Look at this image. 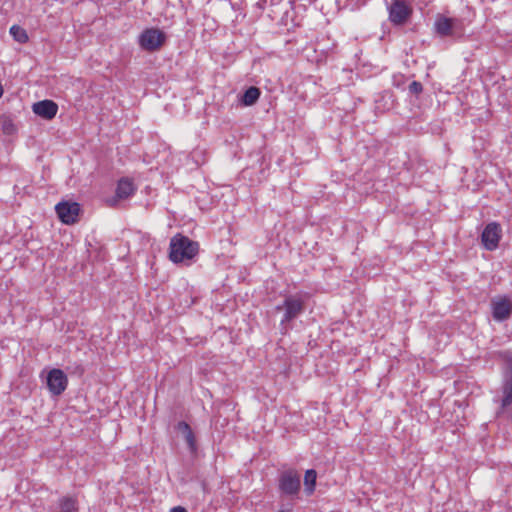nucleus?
I'll return each mask as SVG.
<instances>
[{
    "label": "nucleus",
    "mask_w": 512,
    "mask_h": 512,
    "mask_svg": "<svg viewBox=\"0 0 512 512\" xmlns=\"http://www.w3.org/2000/svg\"><path fill=\"white\" fill-rule=\"evenodd\" d=\"M199 250V244L187 236L176 234L170 240L169 258L174 263H180L194 258Z\"/></svg>",
    "instance_id": "nucleus-1"
},
{
    "label": "nucleus",
    "mask_w": 512,
    "mask_h": 512,
    "mask_svg": "<svg viewBox=\"0 0 512 512\" xmlns=\"http://www.w3.org/2000/svg\"><path fill=\"white\" fill-rule=\"evenodd\" d=\"M276 310H284L280 326L283 330L287 331L289 329L288 324L305 311L304 295L302 293H296L286 296L283 304L276 306Z\"/></svg>",
    "instance_id": "nucleus-2"
},
{
    "label": "nucleus",
    "mask_w": 512,
    "mask_h": 512,
    "mask_svg": "<svg viewBox=\"0 0 512 512\" xmlns=\"http://www.w3.org/2000/svg\"><path fill=\"white\" fill-rule=\"evenodd\" d=\"M434 30L442 38H461L465 32L464 21L461 18L437 15L434 22Z\"/></svg>",
    "instance_id": "nucleus-3"
},
{
    "label": "nucleus",
    "mask_w": 512,
    "mask_h": 512,
    "mask_svg": "<svg viewBox=\"0 0 512 512\" xmlns=\"http://www.w3.org/2000/svg\"><path fill=\"white\" fill-rule=\"evenodd\" d=\"M278 487L286 496L298 495L301 488L300 475L293 469L283 471L279 476Z\"/></svg>",
    "instance_id": "nucleus-4"
},
{
    "label": "nucleus",
    "mask_w": 512,
    "mask_h": 512,
    "mask_svg": "<svg viewBox=\"0 0 512 512\" xmlns=\"http://www.w3.org/2000/svg\"><path fill=\"white\" fill-rule=\"evenodd\" d=\"M165 40L164 32L156 28H149L140 34L139 45L143 50L156 51L164 44Z\"/></svg>",
    "instance_id": "nucleus-5"
},
{
    "label": "nucleus",
    "mask_w": 512,
    "mask_h": 512,
    "mask_svg": "<svg viewBox=\"0 0 512 512\" xmlns=\"http://www.w3.org/2000/svg\"><path fill=\"white\" fill-rule=\"evenodd\" d=\"M502 237V228L499 223L491 222L487 224L481 234V242L488 251L498 248L499 241Z\"/></svg>",
    "instance_id": "nucleus-6"
},
{
    "label": "nucleus",
    "mask_w": 512,
    "mask_h": 512,
    "mask_svg": "<svg viewBox=\"0 0 512 512\" xmlns=\"http://www.w3.org/2000/svg\"><path fill=\"white\" fill-rule=\"evenodd\" d=\"M46 384L52 395L59 396L66 390L68 378L61 369L54 368L48 372Z\"/></svg>",
    "instance_id": "nucleus-7"
},
{
    "label": "nucleus",
    "mask_w": 512,
    "mask_h": 512,
    "mask_svg": "<svg viewBox=\"0 0 512 512\" xmlns=\"http://www.w3.org/2000/svg\"><path fill=\"white\" fill-rule=\"evenodd\" d=\"M55 210L64 224L71 225L77 222L81 209L77 202L63 201L55 206Z\"/></svg>",
    "instance_id": "nucleus-8"
},
{
    "label": "nucleus",
    "mask_w": 512,
    "mask_h": 512,
    "mask_svg": "<svg viewBox=\"0 0 512 512\" xmlns=\"http://www.w3.org/2000/svg\"><path fill=\"white\" fill-rule=\"evenodd\" d=\"M412 10L404 0H394L389 8V19L395 25L404 24Z\"/></svg>",
    "instance_id": "nucleus-9"
},
{
    "label": "nucleus",
    "mask_w": 512,
    "mask_h": 512,
    "mask_svg": "<svg viewBox=\"0 0 512 512\" xmlns=\"http://www.w3.org/2000/svg\"><path fill=\"white\" fill-rule=\"evenodd\" d=\"M491 307L492 316L497 322L507 320L512 313V303L506 296L492 300Z\"/></svg>",
    "instance_id": "nucleus-10"
},
{
    "label": "nucleus",
    "mask_w": 512,
    "mask_h": 512,
    "mask_svg": "<svg viewBox=\"0 0 512 512\" xmlns=\"http://www.w3.org/2000/svg\"><path fill=\"white\" fill-rule=\"evenodd\" d=\"M136 192V186L129 178H121L116 187L115 197L108 201L109 206L116 205L118 200H123L131 197Z\"/></svg>",
    "instance_id": "nucleus-11"
},
{
    "label": "nucleus",
    "mask_w": 512,
    "mask_h": 512,
    "mask_svg": "<svg viewBox=\"0 0 512 512\" xmlns=\"http://www.w3.org/2000/svg\"><path fill=\"white\" fill-rule=\"evenodd\" d=\"M32 110L43 119L51 120L58 112V105L52 100H42L34 103Z\"/></svg>",
    "instance_id": "nucleus-12"
},
{
    "label": "nucleus",
    "mask_w": 512,
    "mask_h": 512,
    "mask_svg": "<svg viewBox=\"0 0 512 512\" xmlns=\"http://www.w3.org/2000/svg\"><path fill=\"white\" fill-rule=\"evenodd\" d=\"M501 392L500 405L502 409H505L512 405V376H503Z\"/></svg>",
    "instance_id": "nucleus-13"
},
{
    "label": "nucleus",
    "mask_w": 512,
    "mask_h": 512,
    "mask_svg": "<svg viewBox=\"0 0 512 512\" xmlns=\"http://www.w3.org/2000/svg\"><path fill=\"white\" fill-rule=\"evenodd\" d=\"M177 430L181 432L184 436L185 441L187 442L189 448L194 451L196 449V441L194 433L190 427V425L185 421L178 422L176 426Z\"/></svg>",
    "instance_id": "nucleus-14"
},
{
    "label": "nucleus",
    "mask_w": 512,
    "mask_h": 512,
    "mask_svg": "<svg viewBox=\"0 0 512 512\" xmlns=\"http://www.w3.org/2000/svg\"><path fill=\"white\" fill-rule=\"evenodd\" d=\"M497 357L503 362V376H512V350L506 349L497 352Z\"/></svg>",
    "instance_id": "nucleus-15"
},
{
    "label": "nucleus",
    "mask_w": 512,
    "mask_h": 512,
    "mask_svg": "<svg viewBox=\"0 0 512 512\" xmlns=\"http://www.w3.org/2000/svg\"><path fill=\"white\" fill-rule=\"evenodd\" d=\"M260 94L259 88L251 86L244 92L241 101L245 106H251L258 101Z\"/></svg>",
    "instance_id": "nucleus-16"
},
{
    "label": "nucleus",
    "mask_w": 512,
    "mask_h": 512,
    "mask_svg": "<svg viewBox=\"0 0 512 512\" xmlns=\"http://www.w3.org/2000/svg\"><path fill=\"white\" fill-rule=\"evenodd\" d=\"M316 479H317V473L314 469H309L305 472L304 486H305V492L308 495H311L314 492L315 485H316Z\"/></svg>",
    "instance_id": "nucleus-17"
},
{
    "label": "nucleus",
    "mask_w": 512,
    "mask_h": 512,
    "mask_svg": "<svg viewBox=\"0 0 512 512\" xmlns=\"http://www.w3.org/2000/svg\"><path fill=\"white\" fill-rule=\"evenodd\" d=\"M60 512H76L77 501L73 497H63L59 501Z\"/></svg>",
    "instance_id": "nucleus-18"
},
{
    "label": "nucleus",
    "mask_w": 512,
    "mask_h": 512,
    "mask_svg": "<svg viewBox=\"0 0 512 512\" xmlns=\"http://www.w3.org/2000/svg\"><path fill=\"white\" fill-rule=\"evenodd\" d=\"M10 34L12 35L15 41L21 44L26 43L29 39L26 30L18 25H13L10 28Z\"/></svg>",
    "instance_id": "nucleus-19"
},
{
    "label": "nucleus",
    "mask_w": 512,
    "mask_h": 512,
    "mask_svg": "<svg viewBox=\"0 0 512 512\" xmlns=\"http://www.w3.org/2000/svg\"><path fill=\"white\" fill-rule=\"evenodd\" d=\"M1 130L6 135H12L16 132V127L12 120L8 117H2L0 119Z\"/></svg>",
    "instance_id": "nucleus-20"
},
{
    "label": "nucleus",
    "mask_w": 512,
    "mask_h": 512,
    "mask_svg": "<svg viewBox=\"0 0 512 512\" xmlns=\"http://www.w3.org/2000/svg\"><path fill=\"white\" fill-rule=\"evenodd\" d=\"M408 90L411 94L418 96L423 91V85L418 81H412L408 86Z\"/></svg>",
    "instance_id": "nucleus-21"
},
{
    "label": "nucleus",
    "mask_w": 512,
    "mask_h": 512,
    "mask_svg": "<svg viewBox=\"0 0 512 512\" xmlns=\"http://www.w3.org/2000/svg\"><path fill=\"white\" fill-rule=\"evenodd\" d=\"M74 372L77 373L78 375H83L84 372H85V369L83 368L82 365L80 364H76L75 368H74Z\"/></svg>",
    "instance_id": "nucleus-22"
},
{
    "label": "nucleus",
    "mask_w": 512,
    "mask_h": 512,
    "mask_svg": "<svg viewBox=\"0 0 512 512\" xmlns=\"http://www.w3.org/2000/svg\"><path fill=\"white\" fill-rule=\"evenodd\" d=\"M170 512H187V510L184 507L177 506V507H173L170 510Z\"/></svg>",
    "instance_id": "nucleus-23"
},
{
    "label": "nucleus",
    "mask_w": 512,
    "mask_h": 512,
    "mask_svg": "<svg viewBox=\"0 0 512 512\" xmlns=\"http://www.w3.org/2000/svg\"><path fill=\"white\" fill-rule=\"evenodd\" d=\"M3 95V88H2V85L0 84V98L2 97Z\"/></svg>",
    "instance_id": "nucleus-24"
},
{
    "label": "nucleus",
    "mask_w": 512,
    "mask_h": 512,
    "mask_svg": "<svg viewBox=\"0 0 512 512\" xmlns=\"http://www.w3.org/2000/svg\"><path fill=\"white\" fill-rule=\"evenodd\" d=\"M279 512H289V511H287V510H280Z\"/></svg>",
    "instance_id": "nucleus-25"
}]
</instances>
